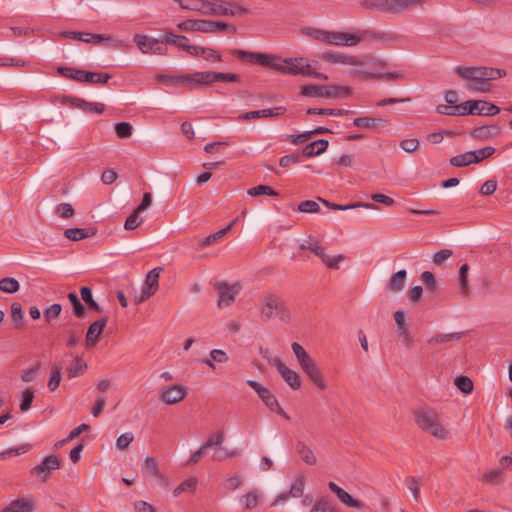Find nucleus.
I'll list each match as a JSON object with an SVG mask.
<instances>
[{
    "label": "nucleus",
    "mask_w": 512,
    "mask_h": 512,
    "mask_svg": "<svg viewBox=\"0 0 512 512\" xmlns=\"http://www.w3.org/2000/svg\"><path fill=\"white\" fill-rule=\"evenodd\" d=\"M231 53L241 60H247L252 63H258L261 66L270 67L282 74L293 76L300 75L323 80L328 79L327 75L314 71L312 65L303 57L281 59L275 55L249 52L240 49H234Z\"/></svg>",
    "instance_id": "1"
},
{
    "label": "nucleus",
    "mask_w": 512,
    "mask_h": 512,
    "mask_svg": "<svg viewBox=\"0 0 512 512\" xmlns=\"http://www.w3.org/2000/svg\"><path fill=\"white\" fill-rule=\"evenodd\" d=\"M455 72L459 77L470 82L469 88L478 92H489L491 89V81L506 76L503 69L492 67H462L455 68Z\"/></svg>",
    "instance_id": "2"
},
{
    "label": "nucleus",
    "mask_w": 512,
    "mask_h": 512,
    "mask_svg": "<svg viewBox=\"0 0 512 512\" xmlns=\"http://www.w3.org/2000/svg\"><path fill=\"white\" fill-rule=\"evenodd\" d=\"M415 422L417 426L430 434L438 441H447L451 438V433L443 424L439 414L432 409H419L415 412Z\"/></svg>",
    "instance_id": "3"
},
{
    "label": "nucleus",
    "mask_w": 512,
    "mask_h": 512,
    "mask_svg": "<svg viewBox=\"0 0 512 512\" xmlns=\"http://www.w3.org/2000/svg\"><path fill=\"white\" fill-rule=\"evenodd\" d=\"M291 348L299 362L300 367L310 379V381L319 391L326 390L328 388V383L316 360L312 358L302 347V345L297 342H293L291 344Z\"/></svg>",
    "instance_id": "4"
},
{
    "label": "nucleus",
    "mask_w": 512,
    "mask_h": 512,
    "mask_svg": "<svg viewBox=\"0 0 512 512\" xmlns=\"http://www.w3.org/2000/svg\"><path fill=\"white\" fill-rule=\"evenodd\" d=\"M260 314L264 321H269L276 317L281 322L289 324L293 319L292 313L284 300L274 293H267L263 296Z\"/></svg>",
    "instance_id": "5"
},
{
    "label": "nucleus",
    "mask_w": 512,
    "mask_h": 512,
    "mask_svg": "<svg viewBox=\"0 0 512 512\" xmlns=\"http://www.w3.org/2000/svg\"><path fill=\"white\" fill-rule=\"evenodd\" d=\"M424 0H365L362 4L369 9L385 13L401 14L422 6Z\"/></svg>",
    "instance_id": "6"
},
{
    "label": "nucleus",
    "mask_w": 512,
    "mask_h": 512,
    "mask_svg": "<svg viewBox=\"0 0 512 512\" xmlns=\"http://www.w3.org/2000/svg\"><path fill=\"white\" fill-rule=\"evenodd\" d=\"M301 93L307 97H324V98H333V99H344L351 95L352 90L347 86H337V85H304L301 88Z\"/></svg>",
    "instance_id": "7"
},
{
    "label": "nucleus",
    "mask_w": 512,
    "mask_h": 512,
    "mask_svg": "<svg viewBox=\"0 0 512 512\" xmlns=\"http://www.w3.org/2000/svg\"><path fill=\"white\" fill-rule=\"evenodd\" d=\"M247 9L237 5L234 2L224 0H204L202 15L206 16H235L246 14Z\"/></svg>",
    "instance_id": "8"
},
{
    "label": "nucleus",
    "mask_w": 512,
    "mask_h": 512,
    "mask_svg": "<svg viewBox=\"0 0 512 512\" xmlns=\"http://www.w3.org/2000/svg\"><path fill=\"white\" fill-rule=\"evenodd\" d=\"M185 79L187 83L197 84V85H211L217 81L224 82H238L240 81V76L235 73H224V72H213V71H204V72H195L185 77H180L179 80Z\"/></svg>",
    "instance_id": "9"
},
{
    "label": "nucleus",
    "mask_w": 512,
    "mask_h": 512,
    "mask_svg": "<svg viewBox=\"0 0 512 512\" xmlns=\"http://www.w3.org/2000/svg\"><path fill=\"white\" fill-rule=\"evenodd\" d=\"M368 36H373L376 39L383 38L379 34L375 35L367 30H361L358 34L327 31L325 43L335 46H356L362 39Z\"/></svg>",
    "instance_id": "10"
},
{
    "label": "nucleus",
    "mask_w": 512,
    "mask_h": 512,
    "mask_svg": "<svg viewBox=\"0 0 512 512\" xmlns=\"http://www.w3.org/2000/svg\"><path fill=\"white\" fill-rule=\"evenodd\" d=\"M300 248L302 250L311 251L313 254L318 256L328 268L337 269L339 267V263L344 259L342 255H327L324 247L320 245L319 240L313 236H309L307 240L303 241L300 244Z\"/></svg>",
    "instance_id": "11"
},
{
    "label": "nucleus",
    "mask_w": 512,
    "mask_h": 512,
    "mask_svg": "<svg viewBox=\"0 0 512 512\" xmlns=\"http://www.w3.org/2000/svg\"><path fill=\"white\" fill-rule=\"evenodd\" d=\"M247 384L257 393L258 397L271 411L289 420V415L281 408L275 395L261 383L255 380H248Z\"/></svg>",
    "instance_id": "12"
},
{
    "label": "nucleus",
    "mask_w": 512,
    "mask_h": 512,
    "mask_svg": "<svg viewBox=\"0 0 512 512\" xmlns=\"http://www.w3.org/2000/svg\"><path fill=\"white\" fill-rule=\"evenodd\" d=\"M462 111L460 116L467 114L493 116L500 112V108L492 103L484 100H468L462 103Z\"/></svg>",
    "instance_id": "13"
},
{
    "label": "nucleus",
    "mask_w": 512,
    "mask_h": 512,
    "mask_svg": "<svg viewBox=\"0 0 512 512\" xmlns=\"http://www.w3.org/2000/svg\"><path fill=\"white\" fill-rule=\"evenodd\" d=\"M161 43L172 45L178 50L185 51L192 57L196 53L197 45L190 44L189 39L184 35H175L171 32H165L161 37Z\"/></svg>",
    "instance_id": "14"
},
{
    "label": "nucleus",
    "mask_w": 512,
    "mask_h": 512,
    "mask_svg": "<svg viewBox=\"0 0 512 512\" xmlns=\"http://www.w3.org/2000/svg\"><path fill=\"white\" fill-rule=\"evenodd\" d=\"M215 289L219 294L218 306L222 308L224 306H230L234 302L235 297L240 291V285H229L225 282H218L215 284Z\"/></svg>",
    "instance_id": "15"
},
{
    "label": "nucleus",
    "mask_w": 512,
    "mask_h": 512,
    "mask_svg": "<svg viewBox=\"0 0 512 512\" xmlns=\"http://www.w3.org/2000/svg\"><path fill=\"white\" fill-rule=\"evenodd\" d=\"M186 394L187 389L182 385H170L160 390L159 397L165 404L173 405L182 401Z\"/></svg>",
    "instance_id": "16"
},
{
    "label": "nucleus",
    "mask_w": 512,
    "mask_h": 512,
    "mask_svg": "<svg viewBox=\"0 0 512 512\" xmlns=\"http://www.w3.org/2000/svg\"><path fill=\"white\" fill-rule=\"evenodd\" d=\"M61 466V460L57 455H49L42 462L32 468L31 473L38 475L43 481H46L48 475Z\"/></svg>",
    "instance_id": "17"
},
{
    "label": "nucleus",
    "mask_w": 512,
    "mask_h": 512,
    "mask_svg": "<svg viewBox=\"0 0 512 512\" xmlns=\"http://www.w3.org/2000/svg\"><path fill=\"white\" fill-rule=\"evenodd\" d=\"M272 366H274L284 381L294 390L301 387L302 381L300 375L288 368L282 360H273Z\"/></svg>",
    "instance_id": "18"
},
{
    "label": "nucleus",
    "mask_w": 512,
    "mask_h": 512,
    "mask_svg": "<svg viewBox=\"0 0 512 512\" xmlns=\"http://www.w3.org/2000/svg\"><path fill=\"white\" fill-rule=\"evenodd\" d=\"M320 58L331 64H344L350 66H360L362 61L353 55H348L340 52L327 51L321 54Z\"/></svg>",
    "instance_id": "19"
},
{
    "label": "nucleus",
    "mask_w": 512,
    "mask_h": 512,
    "mask_svg": "<svg viewBox=\"0 0 512 512\" xmlns=\"http://www.w3.org/2000/svg\"><path fill=\"white\" fill-rule=\"evenodd\" d=\"M60 101L62 104L71 103L76 108L87 113L102 114L105 109V106L102 103L87 102L80 98L62 96Z\"/></svg>",
    "instance_id": "20"
},
{
    "label": "nucleus",
    "mask_w": 512,
    "mask_h": 512,
    "mask_svg": "<svg viewBox=\"0 0 512 512\" xmlns=\"http://www.w3.org/2000/svg\"><path fill=\"white\" fill-rule=\"evenodd\" d=\"M286 112V109L282 106H278L271 109H263L257 111H250L242 113L237 117L239 121L253 120L258 118H268L274 116H282Z\"/></svg>",
    "instance_id": "21"
},
{
    "label": "nucleus",
    "mask_w": 512,
    "mask_h": 512,
    "mask_svg": "<svg viewBox=\"0 0 512 512\" xmlns=\"http://www.w3.org/2000/svg\"><path fill=\"white\" fill-rule=\"evenodd\" d=\"M177 28L186 32H202L210 33L209 20L204 19H188L177 24Z\"/></svg>",
    "instance_id": "22"
},
{
    "label": "nucleus",
    "mask_w": 512,
    "mask_h": 512,
    "mask_svg": "<svg viewBox=\"0 0 512 512\" xmlns=\"http://www.w3.org/2000/svg\"><path fill=\"white\" fill-rule=\"evenodd\" d=\"M134 41L137 44L138 48L145 54L149 53V52H153V53L161 52V47H160L161 39L158 40V39L150 38L148 36L136 34L134 36Z\"/></svg>",
    "instance_id": "23"
},
{
    "label": "nucleus",
    "mask_w": 512,
    "mask_h": 512,
    "mask_svg": "<svg viewBox=\"0 0 512 512\" xmlns=\"http://www.w3.org/2000/svg\"><path fill=\"white\" fill-rule=\"evenodd\" d=\"M107 324V317H103L93 322L86 333V346L93 347L99 340L100 335L103 332L104 327Z\"/></svg>",
    "instance_id": "24"
},
{
    "label": "nucleus",
    "mask_w": 512,
    "mask_h": 512,
    "mask_svg": "<svg viewBox=\"0 0 512 512\" xmlns=\"http://www.w3.org/2000/svg\"><path fill=\"white\" fill-rule=\"evenodd\" d=\"M407 271L405 269L399 270L396 273H393L388 282L385 285V289L390 293H399L401 292L406 283Z\"/></svg>",
    "instance_id": "25"
},
{
    "label": "nucleus",
    "mask_w": 512,
    "mask_h": 512,
    "mask_svg": "<svg viewBox=\"0 0 512 512\" xmlns=\"http://www.w3.org/2000/svg\"><path fill=\"white\" fill-rule=\"evenodd\" d=\"M35 508L34 501L29 498H21L12 501L1 512H33Z\"/></svg>",
    "instance_id": "26"
},
{
    "label": "nucleus",
    "mask_w": 512,
    "mask_h": 512,
    "mask_svg": "<svg viewBox=\"0 0 512 512\" xmlns=\"http://www.w3.org/2000/svg\"><path fill=\"white\" fill-rule=\"evenodd\" d=\"M462 332L456 333H437L427 340V344L431 347L442 345L448 342L458 341L462 338Z\"/></svg>",
    "instance_id": "27"
},
{
    "label": "nucleus",
    "mask_w": 512,
    "mask_h": 512,
    "mask_svg": "<svg viewBox=\"0 0 512 512\" xmlns=\"http://www.w3.org/2000/svg\"><path fill=\"white\" fill-rule=\"evenodd\" d=\"M261 498H262V493L257 489H253V490L248 491L247 493L243 494L239 498V503L244 509L252 510L255 507H257Z\"/></svg>",
    "instance_id": "28"
},
{
    "label": "nucleus",
    "mask_w": 512,
    "mask_h": 512,
    "mask_svg": "<svg viewBox=\"0 0 512 512\" xmlns=\"http://www.w3.org/2000/svg\"><path fill=\"white\" fill-rule=\"evenodd\" d=\"M328 144V141L325 139L313 141L303 148L302 155L308 158L320 155L326 151Z\"/></svg>",
    "instance_id": "29"
},
{
    "label": "nucleus",
    "mask_w": 512,
    "mask_h": 512,
    "mask_svg": "<svg viewBox=\"0 0 512 512\" xmlns=\"http://www.w3.org/2000/svg\"><path fill=\"white\" fill-rule=\"evenodd\" d=\"M500 127L498 125H485L474 128L471 131V136L475 139L486 140L498 135Z\"/></svg>",
    "instance_id": "30"
},
{
    "label": "nucleus",
    "mask_w": 512,
    "mask_h": 512,
    "mask_svg": "<svg viewBox=\"0 0 512 512\" xmlns=\"http://www.w3.org/2000/svg\"><path fill=\"white\" fill-rule=\"evenodd\" d=\"M96 230L84 228H67L64 230V236L71 241H80L88 237L94 236Z\"/></svg>",
    "instance_id": "31"
},
{
    "label": "nucleus",
    "mask_w": 512,
    "mask_h": 512,
    "mask_svg": "<svg viewBox=\"0 0 512 512\" xmlns=\"http://www.w3.org/2000/svg\"><path fill=\"white\" fill-rule=\"evenodd\" d=\"M193 57H202L207 62H221L222 56L221 54L211 48V47H204L197 45L196 47V53Z\"/></svg>",
    "instance_id": "32"
},
{
    "label": "nucleus",
    "mask_w": 512,
    "mask_h": 512,
    "mask_svg": "<svg viewBox=\"0 0 512 512\" xmlns=\"http://www.w3.org/2000/svg\"><path fill=\"white\" fill-rule=\"evenodd\" d=\"M143 472L156 479L162 480L163 476L159 470L158 462L155 457L147 456L143 462Z\"/></svg>",
    "instance_id": "33"
},
{
    "label": "nucleus",
    "mask_w": 512,
    "mask_h": 512,
    "mask_svg": "<svg viewBox=\"0 0 512 512\" xmlns=\"http://www.w3.org/2000/svg\"><path fill=\"white\" fill-rule=\"evenodd\" d=\"M58 73L68 79L75 80L77 82H84V74L86 70L77 69L73 67H58Z\"/></svg>",
    "instance_id": "34"
},
{
    "label": "nucleus",
    "mask_w": 512,
    "mask_h": 512,
    "mask_svg": "<svg viewBox=\"0 0 512 512\" xmlns=\"http://www.w3.org/2000/svg\"><path fill=\"white\" fill-rule=\"evenodd\" d=\"M320 201L325 206L329 207L330 209L341 210V211L355 209V208H358V207H364V208H367V209H376L377 208L374 204H371V203H353V204H347V205H340V204L331 203L328 200H325V199H322V198H320Z\"/></svg>",
    "instance_id": "35"
},
{
    "label": "nucleus",
    "mask_w": 512,
    "mask_h": 512,
    "mask_svg": "<svg viewBox=\"0 0 512 512\" xmlns=\"http://www.w3.org/2000/svg\"><path fill=\"white\" fill-rule=\"evenodd\" d=\"M87 369L86 362L79 356L74 358L73 364L67 368L70 379L81 376Z\"/></svg>",
    "instance_id": "36"
},
{
    "label": "nucleus",
    "mask_w": 512,
    "mask_h": 512,
    "mask_svg": "<svg viewBox=\"0 0 512 512\" xmlns=\"http://www.w3.org/2000/svg\"><path fill=\"white\" fill-rule=\"evenodd\" d=\"M297 452L301 459L308 465H314L317 462V458L314 452L304 443H297Z\"/></svg>",
    "instance_id": "37"
},
{
    "label": "nucleus",
    "mask_w": 512,
    "mask_h": 512,
    "mask_svg": "<svg viewBox=\"0 0 512 512\" xmlns=\"http://www.w3.org/2000/svg\"><path fill=\"white\" fill-rule=\"evenodd\" d=\"M225 440V434L222 430L214 431L203 444L204 448L208 449H220Z\"/></svg>",
    "instance_id": "38"
},
{
    "label": "nucleus",
    "mask_w": 512,
    "mask_h": 512,
    "mask_svg": "<svg viewBox=\"0 0 512 512\" xmlns=\"http://www.w3.org/2000/svg\"><path fill=\"white\" fill-rule=\"evenodd\" d=\"M503 468H495L482 474L480 480L486 484L496 485L502 482Z\"/></svg>",
    "instance_id": "39"
},
{
    "label": "nucleus",
    "mask_w": 512,
    "mask_h": 512,
    "mask_svg": "<svg viewBox=\"0 0 512 512\" xmlns=\"http://www.w3.org/2000/svg\"><path fill=\"white\" fill-rule=\"evenodd\" d=\"M236 221H237V219H234L227 225V227H225L215 233L209 234L206 238H204L200 242V246L201 247L209 246V245L213 244L214 242H216L218 239L222 238L234 226Z\"/></svg>",
    "instance_id": "40"
},
{
    "label": "nucleus",
    "mask_w": 512,
    "mask_h": 512,
    "mask_svg": "<svg viewBox=\"0 0 512 512\" xmlns=\"http://www.w3.org/2000/svg\"><path fill=\"white\" fill-rule=\"evenodd\" d=\"M209 356L210 358L204 359L203 363L212 369H215L214 361L218 363H226L229 360L227 353L221 349L212 350Z\"/></svg>",
    "instance_id": "41"
},
{
    "label": "nucleus",
    "mask_w": 512,
    "mask_h": 512,
    "mask_svg": "<svg viewBox=\"0 0 512 512\" xmlns=\"http://www.w3.org/2000/svg\"><path fill=\"white\" fill-rule=\"evenodd\" d=\"M468 272L469 266L468 264L461 265L458 273V282L461 293L464 296H467L470 292L469 282H468Z\"/></svg>",
    "instance_id": "42"
},
{
    "label": "nucleus",
    "mask_w": 512,
    "mask_h": 512,
    "mask_svg": "<svg viewBox=\"0 0 512 512\" xmlns=\"http://www.w3.org/2000/svg\"><path fill=\"white\" fill-rule=\"evenodd\" d=\"M20 284L17 279L13 277H4L0 280V291L8 294L18 292Z\"/></svg>",
    "instance_id": "43"
},
{
    "label": "nucleus",
    "mask_w": 512,
    "mask_h": 512,
    "mask_svg": "<svg viewBox=\"0 0 512 512\" xmlns=\"http://www.w3.org/2000/svg\"><path fill=\"white\" fill-rule=\"evenodd\" d=\"M110 78L111 76L108 73L103 72L86 71V73L84 74V82H88L91 84H105L108 82Z\"/></svg>",
    "instance_id": "44"
},
{
    "label": "nucleus",
    "mask_w": 512,
    "mask_h": 512,
    "mask_svg": "<svg viewBox=\"0 0 512 512\" xmlns=\"http://www.w3.org/2000/svg\"><path fill=\"white\" fill-rule=\"evenodd\" d=\"M382 124H384L382 119L374 117H358L353 120V126L359 128H373Z\"/></svg>",
    "instance_id": "45"
},
{
    "label": "nucleus",
    "mask_w": 512,
    "mask_h": 512,
    "mask_svg": "<svg viewBox=\"0 0 512 512\" xmlns=\"http://www.w3.org/2000/svg\"><path fill=\"white\" fill-rule=\"evenodd\" d=\"M62 366L60 364H54L51 369L50 379L48 381V388L50 391H55L61 382Z\"/></svg>",
    "instance_id": "46"
},
{
    "label": "nucleus",
    "mask_w": 512,
    "mask_h": 512,
    "mask_svg": "<svg viewBox=\"0 0 512 512\" xmlns=\"http://www.w3.org/2000/svg\"><path fill=\"white\" fill-rule=\"evenodd\" d=\"M80 294H81L82 300L87 304L89 309L96 311V312L101 311V307L93 299L92 290L89 287H86V286L81 287Z\"/></svg>",
    "instance_id": "47"
},
{
    "label": "nucleus",
    "mask_w": 512,
    "mask_h": 512,
    "mask_svg": "<svg viewBox=\"0 0 512 512\" xmlns=\"http://www.w3.org/2000/svg\"><path fill=\"white\" fill-rule=\"evenodd\" d=\"M67 298H68L69 302L73 306V313H74V315L77 318H81V319L84 318L85 315H86V310H85L84 305L81 303V301L79 300L78 296L76 295V293L70 292L67 295Z\"/></svg>",
    "instance_id": "48"
},
{
    "label": "nucleus",
    "mask_w": 512,
    "mask_h": 512,
    "mask_svg": "<svg viewBox=\"0 0 512 512\" xmlns=\"http://www.w3.org/2000/svg\"><path fill=\"white\" fill-rule=\"evenodd\" d=\"M339 499V501L348 506V507H352V508H356V509H364L365 508V504L360 501V500H357V499H354L347 491L343 490L339 496L337 497Z\"/></svg>",
    "instance_id": "49"
},
{
    "label": "nucleus",
    "mask_w": 512,
    "mask_h": 512,
    "mask_svg": "<svg viewBox=\"0 0 512 512\" xmlns=\"http://www.w3.org/2000/svg\"><path fill=\"white\" fill-rule=\"evenodd\" d=\"M450 164L454 167H464L474 163L472 151L456 155L449 160Z\"/></svg>",
    "instance_id": "50"
},
{
    "label": "nucleus",
    "mask_w": 512,
    "mask_h": 512,
    "mask_svg": "<svg viewBox=\"0 0 512 512\" xmlns=\"http://www.w3.org/2000/svg\"><path fill=\"white\" fill-rule=\"evenodd\" d=\"M454 384L464 394H470L474 388L472 380L463 375L456 377Z\"/></svg>",
    "instance_id": "51"
},
{
    "label": "nucleus",
    "mask_w": 512,
    "mask_h": 512,
    "mask_svg": "<svg viewBox=\"0 0 512 512\" xmlns=\"http://www.w3.org/2000/svg\"><path fill=\"white\" fill-rule=\"evenodd\" d=\"M247 194L256 197L260 195L277 196L278 193L270 186L258 185L247 190Z\"/></svg>",
    "instance_id": "52"
},
{
    "label": "nucleus",
    "mask_w": 512,
    "mask_h": 512,
    "mask_svg": "<svg viewBox=\"0 0 512 512\" xmlns=\"http://www.w3.org/2000/svg\"><path fill=\"white\" fill-rule=\"evenodd\" d=\"M301 33L314 40L325 42L327 30L306 27L301 29Z\"/></svg>",
    "instance_id": "53"
},
{
    "label": "nucleus",
    "mask_w": 512,
    "mask_h": 512,
    "mask_svg": "<svg viewBox=\"0 0 512 512\" xmlns=\"http://www.w3.org/2000/svg\"><path fill=\"white\" fill-rule=\"evenodd\" d=\"M308 114H319V115H331V116H343L349 113L343 109H328V108H309Z\"/></svg>",
    "instance_id": "54"
},
{
    "label": "nucleus",
    "mask_w": 512,
    "mask_h": 512,
    "mask_svg": "<svg viewBox=\"0 0 512 512\" xmlns=\"http://www.w3.org/2000/svg\"><path fill=\"white\" fill-rule=\"evenodd\" d=\"M141 212H137L136 209L127 217L124 228L126 230H134L143 223V218L139 216Z\"/></svg>",
    "instance_id": "55"
},
{
    "label": "nucleus",
    "mask_w": 512,
    "mask_h": 512,
    "mask_svg": "<svg viewBox=\"0 0 512 512\" xmlns=\"http://www.w3.org/2000/svg\"><path fill=\"white\" fill-rule=\"evenodd\" d=\"M162 271L161 267H156L148 272L146 275L145 283L150 288H155L158 290L159 288V276L160 272Z\"/></svg>",
    "instance_id": "56"
},
{
    "label": "nucleus",
    "mask_w": 512,
    "mask_h": 512,
    "mask_svg": "<svg viewBox=\"0 0 512 512\" xmlns=\"http://www.w3.org/2000/svg\"><path fill=\"white\" fill-rule=\"evenodd\" d=\"M215 453L212 456L213 461L221 462L226 458H233L240 454L238 450H227L225 448L214 449Z\"/></svg>",
    "instance_id": "57"
},
{
    "label": "nucleus",
    "mask_w": 512,
    "mask_h": 512,
    "mask_svg": "<svg viewBox=\"0 0 512 512\" xmlns=\"http://www.w3.org/2000/svg\"><path fill=\"white\" fill-rule=\"evenodd\" d=\"M305 487V477L303 475H299L295 482L291 485V488L289 490L290 496L297 498L300 497L303 494Z\"/></svg>",
    "instance_id": "58"
},
{
    "label": "nucleus",
    "mask_w": 512,
    "mask_h": 512,
    "mask_svg": "<svg viewBox=\"0 0 512 512\" xmlns=\"http://www.w3.org/2000/svg\"><path fill=\"white\" fill-rule=\"evenodd\" d=\"M55 213L60 217L64 219L71 218L75 215L74 208L70 203H60L55 208Z\"/></svg>",
    "instance_id": "59"
},
{
    "label": "nucleus",
    "mask_w": 512,
    "mask_h": 512,
    "mask_svg": "<svg viewBox=\"0 0 512 512\" xmlns=\"http://www.w3.org/2000/svg\"><path fill=\"white\" fill-rule=\"evenodd\" d=\"M462 103L459 104V105H453V104H450V105H444V104H441V105H438L436 110L439 114H442V115H449V116H452V115H459V112L462 111Z\"/></svg>",
    "instance_id": "60"
},
{
    "label": "nucleus",
    "mask_w": 512,
    "mask_h": 512,
    "mask_svg": "<svg viewBox=\"0 0 512 512\" xmlns=\"http://www.w3.org/2000/svg\"><path fill=\"white\" fill-rule=\"evenodd\" d=\"M494 152L495 148L491 146L472 151L474 163H479L482 160L492 156Z\"/></svg>",
    "instance_id": "61"
},
{
    "label": "nucleus",
    "mask_w": 512,
    "mask_h": 512,
    "mask_svg": "<svg viewBox=\"0 0 512 512\" xmlns=\"http://www.w3.org/2000/svg\"><path fill=\"white\" fill-rule=\"evenodd\" d=\"M297 210L303 213H318L320 211V206L316 201L305 200L298 205Z\"/></svg>",
    "instance_id": "62"
},
{
    "label": "nucleus",
    "mask_w": 512,
    "mask_h": 512,
    "mask_svg": "<svg viewBox=\"0 0 512 512\" xmlns=\"http://www.w3.org/2000/svg\"><path fill=\"white\" fill-rule=\"evenodd\" d=\"M115 132L121 139L129 138L132 135V126L128 122H120L115 125Z\"/></svg>",
    "instance_id": "63"
},
{
    "label": "nucleus",
    "mask_w": 512,
    "mask_h": 512,
    "mask_svg": "<svg viewBox=\"0 0 512 512\" xmlns=\"http://www.w3.org/2000/svg\"><path fill=\"white\" fill-rule=\"evenodd\" d=\"M11 317L17 327L22 325L23 311L20 303L13 302L11 304Z\"/></svg>",
    "instance_id": "64"
}]
</instances>
